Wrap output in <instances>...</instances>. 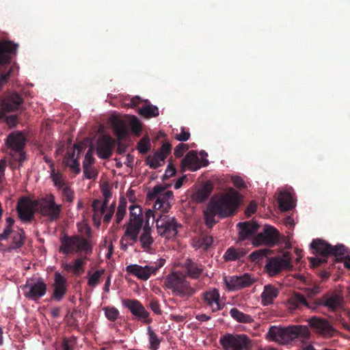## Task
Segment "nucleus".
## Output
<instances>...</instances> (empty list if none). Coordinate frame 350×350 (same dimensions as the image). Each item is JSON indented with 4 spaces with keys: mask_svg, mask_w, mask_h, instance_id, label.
Instances as JSON below:
<instances>
[{
    "mask_svg": "<svg viewBox=\"0 0 350 350\" xmlns=\"http://www.w3.org/2000/svg\"><path fill=\"white\" fill-rule=\"evenodd\" d=\"M18 44L10 41H3L0 43V64H3L10 61V57L7 53H12L16 51Z\"/></svg>",
    "mask_w": 350,
    "mask_h": 350,
    "instance_id": "34",
    "label": "nucleus"
},
{
    "mask_svg": "<svg viewBox=\"0 0 350 350\" xmlns=\"http://www.w3.org/2000/svg\"><path fill=\"white\" fill-rule=\"evenodd\" d=\"M21 288L27 299L38 301L45 295L47 286L40 277H32L27 278L26 283Z\"/></svg>",
    "mask_w": 350,
    "mask_h": 350,
    "instance_id": "6",
    "label": "nucleus"
},
{
    "mask_svg": "<svg viewBox=\"0 0 350 350\" xmlns=\"http://www.w3.org/2000/svg\"><path fill=\"white\" fill-rule=\"evenodd\" d=\"M188 148V144L180 143L176 146V148L174 150V157L176 158L182 157L185 151H187Z\"/></svg>",
    "mask_w": 350,
    "mask_h": 350,
    "instance_id": "56",
    "label": "nucleus"
},
{
    "mask_svg": "<svg viewBox=\"0 0 350 350\" xmlns=\"http://www.w3.org/2000/svg\"><path fill=\"white\" fill-rule=\"evenodd\" d=\"M219 343L224 350H250L252 341L245 334H226L219 338Z\"/></svg>",
    "mask_w": 350,
    "mask_h": 350,
    "instance_id": "5",
    "label": "nucleus"
},
{
    "mask_svg": "<svg viewBox=\"0 0 350 350\" xmlns=\"http://www.w3.org/2000/svg\"><path fill=\"white\" fill-rule=\"evenodd\" d=\"M60 252L64 254L78 253L90 254L92 245L90 241L80 236L64 237L61 239Z\"/></svg>",
    "mask_w": 350,
    "mask_h": 350,
    "instance_id": "4",
    "label": "nucleus"
},
{
    "mask_svg": "<svg viewBox=\"0 0 350 350\" xmlns=\"http://www.w3.org/2000/svg\"><path fill=\"white\" fill-rule=\"evenodd\" d=\"M103 273V269H98L94 272L89 271L87 274L88 285L92 288H95L100 283Z\"/></svg>",
    "mask_w": 350,
    "mask_h": 350,
    "instance_id": "45",
    "label": "nucleus"
},
{
    "mask_svg": "<svg viewBox=\"0 0 350 350\" xmlns=\"http://www.w3.org/2000/svg\"><path fill=\"white\" fill-rule=\"evenodd\" d=\"M151 228L148 224V220L146 221L144 225L143 231L139 237V242L144 251H149L151 250L153 239L151 235Z\"/></svg>",
    "mask_w": 350,
    "mask_h": 350,
    "instance_id": "33",
    "label": "nucleus"
},
{
    "mask_svg": "<svg viewBox=\"0 0 350 350\" xmlns=\"http://www.w3.org/2000/svg\"><path fill=\"white\" fill-rule=\"evenodd\" d=\"M343 297L336 293H326L321 299L314 301L315 310L319 306H325L335 312L342 306Z\"/></svg>",
    "mask_w": 350,
    "mask_h": 350,
    "instance_id": "20",
    "label": "nucleus"
},
{
    "mask_svg": "<svg viewBox=\"0 0 350 350\" xmlns=\"http://www.w3.org/2000/svg\"><path fill=\"white\" fill-rule=\"evenodd\" d=\"M50 174L53 185L58 190H60L63 187L69 185V183L67 181L66 177L63 176L62 174H61L59 172H57L55 170L53 163L51 164Z\"/></svg>",
    "mask_w": 350,
    "mask_h": 350,
    "instance_id": "38",
    "label": "nucleus"
},
{
    "mask_svg": "<svg viewBox=\"0 0 350 350\" xmlns=\"http://www.w3.org/2000/svg\"><path fill=\"white\" fill-rule=\"evenodd\" d=\"M25 239V232L22 229H18L16 231L12 232V242L8 248L9 251L12 250H16L20 248Z\"/></svg>",
    "mask_w": 350,
    "mask_h": 350,
    "instance_id": "42",
    "label": "nucleus"
},
{
    "mask_svg": "<svg viewBox=\"0 0 350 350\" xmlns=\"http://www.w3.org/2000/svg\"><path fill=\"white\" fill-rule=\"evenodd\" d=\"M143 129V123L135 116H133V135L139 137Z\"/></svg>",
    "mask_w": 350,
    "mask_h": 350,
    "instance_id": "54",
    "label": "nucleus"
},
{
    "mask_svg": "<svg viewBox=\"0 0 350 350\" xmlns=\"http://www.w3.org/2000/svg\"><path fill=\"white\" fill-rule=\"evenodd\" d=\"M144 221V215L138 205L133 204V241H137V236Z\"/></svg>",
    "mask_w": 350,
    "mask_h": 350,
    "instance_id": "28",
    "label": "nucleus"
},
{
    "mask_svg": "<svg viewBox=\"0 0 350 350\" xmlns=\"http://www.w3.org/2000/svg\"><path fill=\"white\" fill-rule=\"evenodd\" d=\"M201 299L203 304L209 308L212 312H218L224 307V304L220 300L219 291L216 288L202 292Z\"/></svg>",
    "mask_w": 350,
    "mask_h": 350,
    "instance_id": "15",
    "label": "nucleus"
},
{
    "mask_svg": "<svg viewBox=\"0 0 350 350\" xmlns=\"http://www.w3.org/2000/svg\"><path fill=\"white\" fill-rule=\"evenodd\" d=\"M230 314L239 323H251L254 322V318L250 314L242 312L237 308L230 309Z\"/></svg>",
    "mask_w": 350,
    "mask_h": 350,
    "instance_id": "41",
    "label": "nucleus"
},
{
    "mask_svg": "<svg viewBox=\"0 0 350 350\" xmlns=\"http://www.w3.org/2000/svg\"><path fill=\"white\" fill-rule=\"evenodd\" d=\"M113 187L107 184H103L101 187L102 193L103 196V201L102 204H108L109 200L113 196Z\"/></svg>",
    "mask_w": 350,
    "mask_h": 350,
    "instance_id": "51",
    "label": "nucleus"
},
{
    "mask_svg": "<svg viewBox=\"0 0 350 350\" xmlns=\"http://www.w3.org/2000/svg\"><path fill=\"white\" fill-rule=\"evenodd\" d=\"M279 294L278 288L273 285L268 284L264 286L263 292L261 293V303L264 306L273 304Z\"/></svg>",
    "mask_w": 350,
    "mask_h": 350,
    "instance_id": "32",
    "label": "nucleus"
},
{
    "mask_svg": "<svg viewBox=\"0 0 350 350\" xmlns=\"http://www.w3.org/2000/svg\"><path fill=\"white\" fill-rule=\"evenodd\" d=\"M213 243V237L206 232H202L199 237L193 241V246L197 250L207 251Z\"/></svg>",
    "mask_w": 350,
    "mask_h": 350,
    "instance_id": "37",
    "label": "nucleus"
},
{
    "mask_svg": "<svg viewBox=\"0 0 350 350\" xmlns=\"http://www.w3.org/2000/svg\"><path fill=\"white\" fill-rule=\"evenodd\" d=\"M83 173H84L85 178H89V179L93 178L96 176L95 172H94V169L92 168V167H88L86 168H83Z\"/></svg>",
    "mask_w": 350,
    "mask_h": 350,
    "instance_id": "62",
    "label": "nucleus"
},
{
    "mask_svg": "<svg viewBox=\"0 0 350 350\" xmlns=\"http://www.w3.org/2000/svg\"><path fill=\"white\" fill-rule=\"evenodd\" d=\"M148 334L150 349L152 350H157L159 347L161 343L157 334L154 333L150 327H148Z\"/></svg>",
    "mask_w": 350,
    "mask_h": 350,
    "instance_id": "49",
    "label": "nucleus"
},
{
    "mask_svg": "<svg viewBox=\"0 0 350 350\" xmlns=\"http://www.w3.org/2000/svg\"><path fill=\"white\" fill-rule=\"evenodd\" d=\"M131 239V217L127 224L126 230L124 235L121 239L120 245L121 248L124 250H126L130 244L129 241Z\"/></svg>",
    "mask_w": 350,
    "mask_h": 350,
    "instance_id": "47",
    "label": "nucleus"
},
{
    "mask_svg": "<svg viewBox=\"0 0 350 350\" xmlns=\"http://www.w3.org/2000/svg\"><path fill=\"white\" fill-rule=\"evenodd\" d=\"M224 281L229 291H236L242 288L249 287L254 283L255 279L249 273H245L242 275H232L224 277Z\"/></svg>",
    "mask_w": 350,
    "mask_h": 350,
    "instance_id": "16",
    "label": "nucleus"
},
{
    "mask_svg": "<svg viewBox=\"0 0 350 350\" xmlns=\"http://www.w3.org/2000/svg\"><path fill=\"white\" fill-rule=\"evenodd\" d=\"M114 146L113 139L107 135L100 137L97 141L96 153L100 159H107L112 153Z\"/></svg>",
    "mask_w": 350,
    "mask_h": 350,
    "instance_id": "23",
    "label": "nucleus"
},
{
    "mask_svg": "<svg viewBox=\"0 0 350 350\" xmlns=\"http://www.w3.org/2000/svg\"><path fill=\"white\" fill-rule=\"evenodd\" d=\"M85 258H76L72 262L65 264L64 269L75 275H80L83 272V267L85 264Z\"/></svg>",
    "mask_w": 350,
    "mask_h": 350,
    "instance_id": "40",
    "label": "nucleus"
},
{
    "mask_svg": "<svg viewBox=\"0 0 350 350\" xmlns=\"http://www.w3.org/2000/svg\"><path fill=\"white\" fill-rule=\"evenodd\" d=\"M164 284L176 296L180 298L191 297L196 291L187 280L186 276L179 272L170 273L165 278Z\"/></svg>",
    "mask_w": 350,
    "mask_h": 350,
    "instance_id": "3",
    "label": "nucleus"
},
{
    "mask_svg": "<svg viewBox=\"0 0 350 350\" xmlns=\"http://www.w3.org/2000/svg\"><path fill=\"white\" fill-rule=\"evenodd\" d=\"M239 230V234L241 240L254 235L258 230L259 225L255 221H241L237 225Z\"/></svg>",
    "mask_w": 350,
    "mask_h": 350,
    "instance_id": "29",
    "label": "nucleus"
},
{
    "mask_svg": "<svg viewBox=\"0 0 350 350\" xmlns=\"http://www.w3.org/2000/svg\"><path fill=\"white\" fill-rule=\"evenodd\" d=\"M310 247L312 252L321 256V257H310L308 260L312 267H319L326 262V257L330 256L331 245L328 242L317 239L312 241Z\"/></svg>",
    "mask_w": 350,
    "mask_h": 350,
    "instance_id": "10",
    "label": "nucleus"
},
{
    "mask_svg": "<svg viewBox=\"0 0 350 350\" xmlns=\"http://www.w3.org/2000/svg\"><path fill=\"white\" fill-rule=\"evenodd\" d=\"M38 200H32L29 198H23L17 204L19 217L24 221H30L36 210L38 211Z\"/></svg>",
    "mask_w": 350,
    "mask_h": 350,
    "instance_id": "17",
    "label": "nucleus"
},
{
    "mask_svg": "<svg viewBox=\"0 0 350 350\" xmlns=\"http://www.w3.org/2000/svg\"><path fill=\"white\" fill-rule=\"evenodd\" d=\"M257 208V206L255 202H251L248 206L246 208L245 211V214L247 217H250L252 215L254 214Z\"/></svg>",
    "mask_w": 350,
    "mask_h": 350,
    "instance_id": "60",
    "label": "nucleus"
},
{
    "mask_svg": "<svg viewBox=\"0 0 350 350\" xmlns=\"http://www.w3.org/2000/svg\"><path fill=\"white\" fill-rule=\"evenodd\" d=\"M109 123L119 141L126 138L131 125V119L118 116H111L109 118Z\"/></svg>",
    "mask_w": 350,
    "mask_h": 350,
    "instance_id": "18",
    "label": "nucleus"
},
{
    "mask_svg": "<svg viewBox=\"0 0 350 350\" xmlns=\"http://www.w3.org/2000/svg\"><path fill=\"white\" fill-rule=\"evenodd\" d=\"M239 194L237 191L224 193L218 199H211L204 211L205 225L211 229L218 221L215 215L219 217L232 216L239 203Z\"/></svg>",
    "mask_w": 350,
    "mask_h": 350,
    "instance_id": "1",
    "label": "nucleus"
},
{
    "mask_svg": "<svg viewBox=\"0 0 350 350\" xmlns=\"http://www.w3.org/2000/svg\"><path fill=\"white\" fill-rule=\"evenodd\" d=\"M212 191L211 186L209 184H205L202 189H198L196 193L193 195V198L198 203L206 200L208 198Z\"/></svg>",
    "mask_w": 350,
    "mask_h": 350,
    "instance_id": "43",
    "label": "nucleus"
},
{
    "mask_svg": "<svg viewBox=\"0 0 350 350\" xmlns=\"http://www.w3.org/2000/svg\"><path fill=\"white\" fill-rule=\"evenodd\" d=\"M25 144V137L21 131L11 133L5 140L8 148L15 151H21Z\"/></svg>",
    "mask_w": 350,
    "mask_h": 350,
    "instance_id": "27",
    "label": "nucleus"
},
{
    "mask_svg": "<svg viewBox=\"0 0 350 350\" xmlns=\"http://www.w3.org/2000/svg\"><path fill=\"white\" fill-rule=\"evenodd\" d=\"M200 159L198 157V154L195 150H190L181 162V168L184 171L185 168H188L191 171H196L200 168Z\"/></svg>",
    "mask_w": 350,
    "mask_h": 350,
    "instance_id": "31",
    "label": "nucleus"
},
{
    "mask_svg": "<svg viewBox=\"0 0 350 350\" xmlns=\"http://www.w3.org/2000/svg\"><path fill=\"white\" fill-rule=\"evenodd\" d=\"M278 204L281 211H290L295 207L293 196L288 191H281L278 197Z\"/></svg>",
    "mask_w": 350,
    "mask_h": 350,
    "instance_id": "35",
    "label": "nucleus"
},
{
    "mask_svg": "<svg viewBox=\"0 0 350 350\" xmlns=\"http://www.w3.org/2000/svg\"><path fill=\"white\" fill-rule=\"evenodd\" d=\"M126 211V201L124 197H120L116 213V221L120 223L124 218Z\"/></svg>",
    "mask_w": 350,
    "mask_h": 350,
    "instance_id": "48",
    "label": "nucleus"
},
{
    "mask_svg": "<svg viewBox=\"0 0 350 350\" xmlns=\"http://www.w3.org/2000/svg\"><path fill=\"white\" fill-rule=\"evenodd\" d=\"M66 279L59 273H55L53 298L57 301H60L64 296L67 291Z\"/></svg>",
    "mask_w": 350,
    "mask_h": 350,
    "instance_id": "30",
    "label": "nucleus"
},
{
    "mask_svg": "<svg viewBox=\"0 0 350 350\" xmlns=\"http://www.w3.org/2000/svg\"><path fill=\"white\" fill-rule=\"evenodd\" d=\"M286 306L291 312L295 311V310L303 309L304 308L315 311L314 301H307L306 297L299 293H294L288 299Z\"/></svg>",
    "mask_w": 350,
    "mask_h": 350,
    "instance_id": "21",
    "label": "nucleus"
},
{
    "mask_svg": "<svg viewBox=\"0 0 350 350\" xmlns=\"http://www.w3.org/2000/svg\"><path fill=\"white\" fill-rule=\"evenodd\" d=\"M308 322L313 332L321 334L324 338H331L336 332L326 319L313 317L308 319Z\"/></svg>",
    "mask_w": 350,
    "mask_h": 350,
    "instance_id": "12",
    "label": "nucleus"
},
{
    "mask_svg": "<svg viewBox=\"0 0 350 350\" xmlns=\"http://www.w3.org/2000/svg\"><path fill=\"white\" fill-rule=\"evenodd\" d=\"M5 122L10 127H13L17 123V117H16V116H14V115L10 116L6 118Z\"/></svg>",
    "mask_w": 350,
    "mask_h": 350,
    "instance_id": "63",
    "label": "nucleus"
},
{
    "mask_svg": "<svg viewBox=\"0 0 350 350\" xmlns=\"http://www.w3.org/2000/svg\"><path fill=\"white\" fill-rule=\"evenodd\" d=\"M191 134L187 131L185 128L181 129V132L179 134H176L175 136V139L178 140L179 142H187V140L190 138Z\"/></svg>",
    "mask_w": 350,
    "mask_h": 350,
    "instance_id": "58",
    "label": "nucleus"
},
{
    "mask_svg": "<svg viewBox=\"0 0 350 350\" xmlns=\"http://www.w3.org/2000/svg\"><path fill=\"white\" fill-rule=\"evenodd\" d=\"M115 206L116 204L114 202L109 205V204H102V202L99 200H94L92 202V209L94 217H100L103 215L104 221L109 222L114 213Z\"/></svg>",
    "mask_w": 350,
    "mask_h": 350,
    "instance_id": "22",
    "label": "nucleus"
},
{
    "mask_svg": "<svg viewBox=\"0 0 350 350\" xmlns=\"http://www.w3.org/2000/svg\"><path fill=\"white\" fill-rule=\"evenodd\" d=\"M176 174V169L172 163H170L165 170V173L163 176V179L166 180L170 178L171 176H174Z\"/></svg>",
    "mask_w": 350,
    "mask_h": 350,
    "instance_id": "59",
    "label": "nucleus"
},
{
    "mask_svg": "<svg viewBox=\"0 0 350 350\" xmlns=\"http://www.w3.org/2000/svg\"><path fill=\"white\" fill-rule=\"evenodd\" d=\"M150 307L151 308V310L152 312H154L156 314H161L162 311L160 308V306L158 301L152 300L150 303Z\"/></svg>",
    "mask_w": 350,
    "mask_h": 350,
    "instance_id": "61",
    "label": "nucleus"
},
{
    "mask_svg": "<svg viewBox=\"0 0 350 350\" xmlns=\"http://www.w3.org/2000/svg\"><path fill=\"white\" fill-rule=\"evenodd\" d=\"M64 162L66 165H68L70 170L75 174H78L80 172L79 163L77 160V158L75 157V149L72 151V153H67Z\"/></svg>",
    "mask_w": 350,
    "mask_h": 350,
    "instance_id": "44",
    "label": "nucleus"
},
{
    "mask_svg": "<svg viewBox=\"0 0 350 350\" xmlns=\"http://www.w3.org/2000/svg\"><path fill=\"white\" fill-rule=\"evenodd\" d=\"M151 148V144L148 135H145L139 139L137 144V149L141 154H146Z\"/></svg>",
    "mask_w": 350,
    "mask_h": 350,
    "instance_id": "46",
    "label": "nucleus"
},
{
    "mask_svg": "<svg viewBox=\"0 0 350 350\" xmlns=\"http://www.w3.org/2000/svg\"><path fill=\"white\" fill-rule=\"evenodd\" d=\"M185 276L192 279H199L203 275L204 266L196 261L187 259L183 265Z\"/></svg>",
    "mask_w": 350,
    "mask_h": 350,
    "instance_id": "26",
    "label": "nucleus"
},
{
    "mask_svg": "<svg viewBox=\"0 0 350 350\" xmlns=\"http://www.w3.org/2000/svg\"><path fill=\"white\" fill-rule=\"evenodd\" d=\"M105 312L106 317L110 321L116 320L119 314L118 310L115 308H106Z\"/></svg>",
    "mask_w": 350,
    "mask_h": 350,
    "instance_id": "57",
    "label": "nucleus"
},
{
    "mask_svg": "<svg viewBox=\"0 0 350 350\" xmlns=\"http://www.w3.org/2000/svg\"><path fill=\"white\" fill-rule=\"evenodd\" d=\"M173 193L166 190L165 186L156 185L148 193V198L150 200H156L154 208L161 212H167L170 208V200L173 199Z\"/></svg>",
    "mask_w": 350,
    "mask_h": 350,
    "instance_id": "7",
    "label": "nucleus"
},
{
    "mask_svg": "<svg viewBox=\"0 0 350 350\" xmlns=\"http://www.w3.org/2000/svg\"><path fill=\"white\" fill-rule=\"evenodd\" d=\"M233 183L237 188L241 189L245 186L244 180L240 177H235L233 178Z\"/></svg>",
    "mask_w": 350,
    "mask_h": 350,
    "instance_id": "64",
    "label": "nucleus"
},
{
    "mask_svg": "<svg viewBox=\"0 0 350 350\" xmlns=\"http://www.w3.org/2000/svg\"><path fill=\"white\" fill-rule=\"evenodd\" d=\"M23 103V98L18 94L11 93L0 100V105L3 110L12 111L19 109Z\"/></svg>",
    "mask_w": 350,
    "mask_h": 350,
    "instance_id": "24",
    "label": "nucleus"
},
{
    "mask_svg": "<svg viewBox=\"0 0 350 350\" xmlns=\"http://www.w3.org/2000/svg\"><path fill=\"white\" fill-rule=\"evenodd\" d=\"M347 252V247L344 245H331L330 256H334L336 260H339L340 257L343 256Z\"/></svg>",
    "mask_w": 350,
    "mask_h": 350,
    "instance_id": "50",
    "label": "nucleus"
},
{
    "mask_svg": "<svg viewBox=\"0 0 350 350\" xmlns=\"http://www.w3.org/2000/svg\"><path fill=\"white\" fill-rule=\"evenodd\" d=\"M172 145L170 142H164L160 148L157 150L152 155L150 154L147 157L146 162L152 169H157L163 165L166 158L170 154Z\"/></svg>",
    "mask_w": 350,
    "mask_h": 350,
    "instance_id": "13",
    "label": "nucleus"
},
{
    "mask_svg": "<svg viewBox=\"0 0 350 350\" xmlns=\"http://www.w3.org/2000/svg\"><path fill=\"white\" fill-rule=\"evenodd\" d=\"M62 211V206L55 201V197L52 194L46 195L38 200V212L50 221H54L59 218Z\"/></svg>",
    "mask_w": 350,
    "mask_h": 350,
    "instance_id": "8",
    "label": "nucleus"
},
{
    "mask_svg": "<svg viewBox=\"0 0 350 350\" xmlns=\"http://www.w3.org/2000/svg\"><path fill=\"white\" fill-rule=\"evenodd\" d=\"M279 241L278 231L273 226H265L263 232H260L254 237L252 243L256 246L265 245L273 246Z\"/></svg>",
    "mask_w": 350,
    "mask_h": 350,
    "instance_id": "14",
    "label": "nucleus"
},
{
    "mask_svg": "<svg viewBox=\"0 0 350 350\" xmlns=\"http://www.w3.org/2000/svg\"><path fill=\"white\" fill-rule=\"evenodd\" d=\"M271 251L267 249H262L254 251L251 253L250 257L251 261L259 262L262 260L263 257L267 256L268 254H269Z\"/></svg>",
    "mask_w": 350,
    "mask_h": 350,
    "instance_id": "52",
    "label": "nucleus"
},
{
    "mask_svg": "<svg viewBox=\"0 0 350 350\" xmlns=\"http://www.w3.org/2000/svg\"><path fill=\"white\" fill-rule=\"evenodd\" d=\"M165 262V260L164 259H160L159 265H156L155 267H142L137 265H133V275L137 276L138 278L142 279V280H148L152 273H156L159 268L164 265Z\"/></svg>",
    "mask_w": 350,
    "mask_h": 350,
    "instance_id": "25",
    "label": "nucleus"
},
{
    "mask_svg": "<svg viewBox=\"0 0 350 350\" xmlns=\"http://www.w3.org/2000/svg\"><path fill=\"white\" fill-rule=\"evenodd\" d=\"M310 332L308 327L294 325L287 327L271 326L269 328L267 338L272 342L281 345H286L295 339L304 342L310 337Z\"/></svg>",
    "mask_w": 350,
    "mask_h": 350,
    "instance_id": "2",
    "label": "nucleus"
},
{
    "mask_svg": "<svg viewBox=\"0 0 350 350\" xmlns=\"http://www.w3.org/2000/svg\"><path fill=\"white\" fill-rule=\"evenodd\" d=\"M133 315H135L139 320L146 323H149L152 321V319L148 317V312L146 310L144 306L137 300H133Z\"/></svg>",
    "mask_w": 350,
    "mask_h": 350,
    "instance_id": "36",
    "label": "nucleus"
},
{
    "mask_svg": "<svg viewBox=\"0 0 350 350\" xmlns=\"http://www.w3.org/2000/svg\"><path fill=\"white\" fill-rule=\"evenodd\" d=\"M94 162V159L93 157V150L92 148H90L85 154V159L83 162V167L86 168L88 167H92Z\"/></svg>",
    "mask_w": 350,
    "mask_h": 350,
    "instance_id": "55",
    "label": "nucleus"
},
{
    "mask_svg": "<svg viewBox=\"0 0 350 350\" xmlns=\"http://www.w3.org/2000/svg\"><path fill=\"white\" fill-rule=\"evenodd\" d=\"M139 103H143L142 106L138 107L137 110L139 116L150 119L159 116V108L152 105L148 100H142L138 96H133V107L138 106Z\"/></svg>",
    "mask_w": 350,
    "mask_h": 350,
    "instance_id": "19",
    "label": "nucleus"
},
{
    "mask_svg": "<svg viewBox=\"0 0 350 350\" xmlns=\"http://www.w3.org/2000/svg\"><path fill=\"white\" fill-rule=\"evenodd\" d=\"M246 252L242 247H234L233 246L229 247L226 250L223 258L225 261H234L240 260L242 257L245 256Z\"/></svg>",
    "mask_w": 350,
    "mask_h": 350,
    "instance_id": "39",
    "label": "nucleus"
},
{
    "mask_svg": "<svg viewBox=\"0 0 350 350\" xmlns=\"http://www.w3.org/2000/svg\"><path fill=\"white\" fill-rule=\"evenodd\" d=\"M62 193V196L63 198V200L68 202H72L74 200V192L70 189V185L63 187L60 190H59Z\"/></svg>",
    "mask_w": 350,
    "mask_h": 350,
    "instance_id": "53",
    "label": "nucleus"
},
{
    "mask_svg": "<svg viewBox=\"0 0 350 350\" xmlns=\"http://www.w3.org/2000/svg\"><path fill=\"white\" fill-rule=\"evenodd\" d=\"M159 216V219L156 220V226L159 234L167 239L176 237L178 233V224L174 217L160 215Z\"/></svg>",
    "mask_w": 350,
    "mask_h": 350,
    "instance_id": "11",
    "label": "nucleus"
},
{
    "mask_svg": "<svg viewBox=\"0 0 350 350\" xmlns=\"http://www.w3.org/2000/svg\"><path fill=\"white\" fill-rule=\"evenodd\" d=\"M293 267L290 252H286L282 256H275L268 258L265 269L270 276L277 275L283 270H291Z\"/></svg>",
    "mask_w": 350,
    "mask_h": 350,
    "instance_id": "9",
    "label": "nucleus"
}]
</instances>
